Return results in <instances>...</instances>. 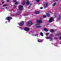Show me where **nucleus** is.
Instances as JSON below:
<instances>
[{"mask_svg":"<svg viewBox=\"0 0 61 61\" xmlns=\"http://www.w3.org/2000/svg\"><path fill=\"white\" fill-rule=\"evenodd\" d=\"M13 19V18L11 17L8 16L6 18L5 20H7L8 21V22H10V19L11 20V19Z\"/></svg>","mask_w":61,"mask_h":61,"instance_id":"f257e3e1","label":"nucleus"},{"mask_svg":"<svg viewBox=\"0 0 61 61\" xmlns=\"http://www.w3.org/2000/svg\"><path fill=\"white\" fill-rule=\"evenodd\" d=\"M27 24L29 26H31L32 25V22L31 21H28Z\"/></svg>","mask_w":61,"mask_h":61,"instance_id":"f03ea898","label":"nucleus"},{"mask_svg":"<svg viewBox=\"0 0 61 61\" xmlns=\"http://www.w3.org/2000/svg\"><path fill=\"white\" fill-rule=\"evenodd\" d=\"M19 9L20 11H22L23 9V6L22 5H20L19 7Z\"/></svg>","mask_w":61,"mask_h":61,"instance_id":"7ed1b4c3","label":"nucleus"},{"mask_svg":"<svg viewBox=\"0 0 61 61\" xmlns=\"http://www.w3.org/2000/svg\"><path fill=\"white\" fill-rule=\"evenodd\" d=\"M44 5L45 6L44 8H46V7H47L48 6V3L47 2L46 3H45L44 4Z\"/></svg>","mask_w":61,"mask_h":61,"instance_id":"20e7f679","label":"nucleus"},{"mask_svg":"<svg viewBox=\"0 0 61 61\" xmlns=\"http://www.w3.org/2000/svg\"><path fill=\"white\" fill-rule=\"evenodd\" d=\"M24 30L26 31H29L30 30V29L28 27H25L24 28Z\"/></svg>","mask_w":61,"mask_h":61,"instance_id":"39448f33","label":"nucleus"},{"mask_svg":"<svg viewBox=\"0 0 61 61\" xmlns=\"http://www.w3.org/2000/svg\"><path fill=\"white\" fill-rule=\"evenodd\" d=\"M24 25V22H20L19 23V25L20 26H22Z\"/></svg>","mask_w":61,"mask_h":61,"instance_id":"423d86ee","label":"nucleus"},{"mask_svg":"<svg viewBox=\"0 0 61 61\" xmlns=\"http://www.w3.org/2000/svg\"><path fill=\"white\" fill-rule=\"evenodd\" d=\"M36 26L37 28H40L41 27V25H40V24H36Z\"/></svg>","mask_w":61,"mask_h":61,"instance_id":"0eeeda50","label":"nucleus"},{"mask_svg":"<svg viewBox=\"0 0 61 61\" xmlns=\"http://www.w3.org/2000/svg\"><path fill=\"white\" fill-rule=\"evenodd\" d=\"M53 17H51L49 20V23H51L52 22L53 20Z\"/></svg>","mask_w":61,"mask_h":61,"instance_id":"6e6552de","label":"nucleus"},{"mask_svg":"<svg viewBox=\"0 0 61 61\" xmlns=\"http://www.w3.org/2000/svg\"><path fill=\"white\" fill-rule=\"evenodd\" d=\"M26 5H28L30 4V1H29V0H27L26 2Z\"/></svg>","mask_w":61,"mask_h":61,"instance_id":"1a4fd4ad","label":"nucleus"},{"mask_svg":"<svg viewBox=\"0 0 61 61\" xmlns=\"http://www.w3.org/2000/svg\"><path fill=\"white\" fill-rule=\"evenodd\" d=\"M37 22L38 23H42V20H37Z\"/></svg>","mask_w":61,"mask_h":61,"instance_id":"9d476101","label":"nucleus"},{"mask_svg":"<svg viewBox=\"0 0 61 61\" xmlns=\"http://www.w3.org/2000/svg\"><path fill=\"white\" fill-rule=\"evenodd\" d=\"M35 14H39L40 13V11H35Z\"/></svg>","mask_w":61,"mask_h":61,"instance_id":"9b49d317","label":"nucleus"},{"mask_svg":"<svg viewBox=\"0 0 61 61\" xmlns=\"http://www.w3.org/2000/svg\"><path fill=\"white\" fill-rule=\"evenodd\" d=\"M44 30L46 32H48V30L45 27L44 28Z\"/></svg>","mask_w":61,"mask_h":61,"instance_id":"f8f14e48","label":"nucleus"},{"mask_svg":"<svg viewBox=\"0 0 61 61\" xmlns=\"http://www.w3.org/2000/svg\"><path fill=\"white\" fill-rule=\"evenodd\" d=\"M61 16H60V15H59V16L58 17V20H60L61 19Z\"/></svg>","mask_w":61,"mask_h":61,"instance_id":"ddd939ff","label":"nucleus"},{"mask_svg":"<svg viewBox=\"0 0 61 61\" xmlns=\"http://www.w3.org/2000/svg\"><path fill=\"white\" fill-rule=\"evenodd\" d=\"M50 32H51V33H54V30L52 29L51 30V31Z\"/></svg>","mask_w":61,"mask_h":61,"instance_id":"4468645a","label":"nucleus"},{"mask_svg":"<svg viewBox=\"0 0 61 61\" xmlns=\"http://www.w3.org/2000/svg\"><path fill=\"white\" fill-rule=\"evenodd\" d=\"M46 15L48 17H49V16H50V14L48 13H47L46 14Z\"/></svg>","mask_w":61,"mask_h":61,"instance_id":"2eb2a0df","label":"nucleus"},{"mask_svg":"<svg viewBox=\"0 0 61 61\" xmlns=\"http://www.w3.org/2000/svg\"><path fill=\"white\" fill-rule=\"evenodd\" d=\"M25 1H24L22 3V5H25Z\"/></svg>","mask_w":61,"mask_h":61,"instance_id":"dca6fc26","label":"nucleus"},{"mask_svg":"<svg viewBox=\"0 0 61 61\" xmlns=\"http://www.w3.org/2000/svg\"><path fill=\"white\" fill-rule=\"evenodd\" d=\"M43 16L44 18H46V15H43Z\"/></svg>","mask_w":61,"mask_h":61,"instance_id":"f3484780","label":"nucleus"},{"mask_svg":"<svg viewBox=\"0 0 61 61\" xmlns=\"http://www.w3.org/2000/svg\"><path fill=\"white\" fill-rule=\"evenodd\" d=\"M40 35L42 36H43L44 35H43V32H41L40 33Z\"/></svg>","mask_w":61,"mask_h":61,"instance_id":"a211bd4d","label":"nucleus"},{"mask_svg":"<svg viewBox=\"0 0 61 61\" xmlns=\"http://www.w3.org/2000/svg\"><path fill=\"white\" fill-rule=\"evenodd\" d=\"M56 5V3L55 2L53 5V6H55Z\"/></svg>","mask_w":61,"mask_h":61,"instance_id":"6ab92c4d","label":"nucleus"},{"mask_svg":"<svg viewBox=\"0 0 61 61\" xmlns=\"http://www.w3.org/2000/svg\"><path fill=\"white\" fill-rule=\"evenodd\" d=\"M53 36V34H51L50 35H49V36H50V37H51V36Z\"/></svg>","mask_w":61,"mask_h":61,"instance_id":"aec40b11","label":"nucleus"},{"mask_svg":"<svg viewBox=\"0 0 61 61\" xmlns=\"http://www.w3.org/2000/svg\"><path fill=\"white\" fill-rule=\"evenodd\" d=\"M18 4V2H16L15 3V5H17Z\"/></svg>","mask_w":61,"mask_h":61,"instance_id":"412c9836","label":"nucleus"},{"mask_svg":"<svg viewBox=\"0 0 61 61\" xmlns=\"http://www.w3.org/2000/svg\"><path fill=\"white\" fill-rule=\"evenodd\" d=\"M40 19L41 20H43V18L42 17H41L40 18Z\"/></svg>","mask_w":61,"mask_h":61,"instance_id":"4be33fe9","label":"nucleus"},{"mask_svg":"<svg viewBox=\"0 0 61 61\" xmlns=\"http://www.w3.org/2000/svg\"><path fill=\"white\" fill-rule=\"evenodd\" d=\"M56 35H57V36H60V33H58L57 34H56Z\"/></svg>","mask_w":61,"mask_h":61,"instance_id":"5701e85b","label":"nucleus"},{"mask_svg":"<svg viewBox=\"0 0 61 61\" xmlns=\"http://www.w3.org/2000/svg\"><path fill=\"white\" fill-rule=\"evenodd\" d=\"M36 2L38 3H39V2H40V0H36Z\"/></svg>","mask_w":61,"mask_h":61,"instance_id":"b1692460","label":"nucleus"},{"mask_svg":"<svg viewBox=\"0 0 61 61\" xmlns=\"http://www.w3.org/2000/svg\"><path fill=\"white\" fill-rule=\"evenodd\" d=\"M32 5V3H30V5L29 6V7H30Z\"/></svg>","mask_w":61,"mask_h":61,"instance_id":"393cba45","label":"nucleus"},{"mask_svg":"<svg viewBox=\"0 0 61 61\" xmlns=\"http://www.w3.org/2000/svg\"><path fill=\"white\" fill-rule=\"evenodd\" d=\"M7 4H5L3 5V6H7Z\"/></svg>","mask_w":61,"mask_h":61,"instance_id":"a878e982","label":"nucleus"},{"mask_svg":"<svg viewBox=\"0 0 61 61\" xmlns=\"http://www.w3.org/2000/svg\"><path fill=\"white\" fill-rule=\"evenodd\" d=\"M16 6L15 5H14L13 6V8H16Z\"/></svg>","mask_w":61,"mask_h":61,"instance_id":"bb28decb","label":"nucleus"},{"mask_svg":"<svg viewBox=\"0 0 61 61\" xmlns=\"http://www.w3.org/2000/svg\"><path fill=\"white\" fill-rule=\"evenodd\" d=\"M46 36H48V33H46Z\"/></svg>","mask_w":61,"mask_h":61,"instance_id":"cd10ccee","label":"nucleus"},{"mask_svg":"<svg viewBox=\"0 0 61 61\" xmlns=\"http://www.w3.org/2000/svg\"><path fill=\"white\" fill-rule=\"evenodd\" d=\"M46 39H51V38H49V37H47Z\"/></svg>","mask_w":61,"mask_h":61,"instance_id":"c85d7f7f","label":"nucleus"},{"mask_svg":"<svg viewBox=\"0 0 61 61\" xmlns=\"http://www.w3.org/2000/svg\"><path fill=\"white\" fill-rule=\"evenodd\" d=\"M54 39H58V38L56 37H55L54 38Z\"/></svg>","mask_w":61,"mask_h":61,"instance_id":"c756f323","label":"nucleus"},{"mask_svg":"<svg viewBox=\"0 0 61 61\" xmlns=\"http://www.w3.org/2000/svg\"><path fill=\"white\" fill-rule=\"evenodd\" d=\"M54 15L55 17H56V16H57V14H55Z\"/></svg>","mask_w":61,"mask_h":61,"instance_id":"7c9ffc66","label":"nucleus"},{"mask_svg":"<svg viewBox=\"0 0 61 61\" xmlns=\"http://www.w3.org/2000/svg\"><path fill=\"white\" fill-rule=\"evenodd\" d=\"M13 1L14 2H16V0H13Z\"/></svg>","mask_w":61,"mask_h":61,"instance_id":"2f4dec72","label":"nucleus"},{"mask_svg":"<svg viewBox=\"0 0 61 61\" xmlns=\"http://www.w3.org/2000/svg\"><path fill=\"white\" fill-rule=\"evenodd\" d=\"M38 41L39 42H41V40H38Z\"/></svg>","mask_w":61,"mask_h":61,"instance_id":"473e14b6","label":"nucleus"},{"mask_svg":"<svg viewBox=\"0 0 61 61\" xmlns=\"http://www.w3.org/2000/svg\"><path fill=\"white\" fill-rule=\"evenodd\" d=\"M43 7H40V9H43Z\"/></svg>","mask_w":61,"mask_h":61,"instance_id":"72a5a7b5","label":"nucleus"},{"mask_svg":"<svg viewBox=\"0 0 61 61\" xmlns=\"http://www.w3.org/2000/svg\"><path fill=\"white\" fill-rule=\"evenodd\" d=\"M10 1V0H7V2H9Z\"/></svg>","mask_w":61,"mask_h":61,"instance_id":"f704fd0d","label":"nucleus"},{"mask_svg":"<svg viewBox=\"0 0 61 61\" xmlns=\"http://www.w3.org/2000/svg\"><path fill=\"white\" fill-rule=\"evenodd\" d=\"M5 3V2L4 1H2V4H4Z\"/></svg>","mask_w":61,"mask_h":61,"instance_id":"c9c22d12","label":"nucleus"},{"mask_svg":"<svg viewBox=\"0 0 61 61\" xmlns=\"http://www.w3.org/2000/svg\"><path fill=\"white\" fill-rule=\"evenodd\" d=\"M59 38L60 40H61V36Z\"/></svg>","mask_w":61,"mask_h":61,"instance_id":"e433bc0d","label":"nucleus"},{"mask_svg":"<svg viewBox=\"0 0 61 61\" xmlns=\"http://www.w3.org/2000/svg\"><path fill=\"white\" fill-rule=\"evenodd\" d=\"M51 39L49 40L50 41H51L52 40V38H51V39Z\"/></svg>","mask_w":61,"mask_h":61,"instance_id":"4c0bfd02","label":"nucleus"},{"mask_svg":"<svg viewBox=\"0 0 61 61\" xmlns=\"http://www.w3.org/2000/svg\"><path fill=\"white\" fill-rule=\"evenodd\" d=\"M60 8H61V5H60Z\"/></svg>","mask_w":61,"mask_h":61,"instance_id":"58836bf2","label":"nucleus"},{"mask_svg":"<svg viewBox=\"0 0 61 61\" xmlns=\"http://www.w3.org/2000/svg\"><path fill=\"white\" fill-rule=\"evenodd\" d=\"M37 36V35H35V36Z\"/></svg>","mask_w":61,"mask_h":61,"instance_id":"ea45409f","label":"nucleus"},{"mask_svg":"<svg viewBox=\"0 0 61 61\" xmlns=\"http://www.w3.org/2000/svg\"><path fill=\"white\" fill-rule=\"evenodd\" d=\"M5 8L7 9V7H5Z\"/></svg>","mask_w":61,"mask_h":61,"instance_id":"a19ab883","label":"nucleus"},{"mask_svg":"<svg viewBox=\"0 0 61 61\" xmlns=\"http://www.w3.org/2000/svg\"><path fill=\"white\" fill-rule=\"evenodd\" d=\"M56 1H59V0H56Z\"/></svg>","mask_w":61,"mask_h":61,"instance_id":"79ce46f5","label":"nucleus"},{"mask_svg":"<svg viewBox=\"0 0 61 61\" xmlns=\"http://www.w3.org/2000/svg\"><path fill=\"white\" fill-rule=\"evenodd\" d=\"M49 25V24H48L47 25Z\"/></svg>","mask_w":61,"mask_h":61,"instance_id":"37998d69","label":"nucleus"},{"mask_svg":"<svg viewBox=\"0 0 61 61\" xmlns=\"http://www.w3.org/2000/svg\"><path fill=\"white\" fill-rule=\"evenodd\" d=\"M2 1H4V0H1Z\"/></svg>","mask_w":61,"mask_h":61,"instance_id":"c03bdc74","label":"nucleus"},{"mask_svg":"<svg viewBox=\"0 0 61 61\" xmlns=\"http://www.w3.org/2000/svg\"><path fill=\"white\" fill-rule=\"evenodd\" d=\"M51 44H53V43H52Z\"/></svg>","mask_w":61,"mask_h":61,"instance_id":"a18cd8bd","label":"nucleus"},{"mask_svg":"<svg viewBox=\"0 0 61 61\" xmlns=\"http://www.w3.org/2000/svg\"><path fill=\"white\" fill-rule=\"evenodd\" d=\"M1 5V4H0V5Z\"/></svg>","mask_w":61,"mask_h":61,"instance_id":"49530a36","label":"nucleus"}]
</instances>
